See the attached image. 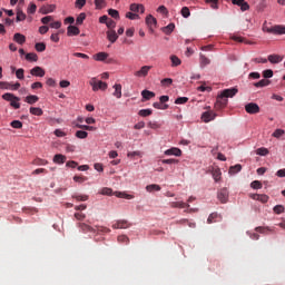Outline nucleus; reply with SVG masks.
Returning a JSON list of instances; mask_svg holds the SVG:
<instances>
[{
	"label": "nucleus",
	"instance_id": "nucleus-1",
	"mask_svg": "<svg viewBox=\"0 0 285 285\" xmlns=\"http://www.w3.org/2000/svg\"><path fill=\"white\" fill-rule=\"evenodd\" d=\"M237 92H238L237 88L223 90L220 95L217 96L214 108L216 110H223V108H226V106H228V98L235 97Z\"/></svg>",
	"mask_w": 285,
	"mask_h": 285
},
{
	"label": "nucleus",
	"instance_id": "nucleus-2",
	"mask_svg": "<svg viewBox=\"0 0 285 285\" xmlns=\"http://www.w3.org/2000/svg\"><path fill=\"white\" fill-rule=\"evenodd\" d=\"M79 228L80 230H82V233H110V228L108 227H104L99 225H97L96 227H92L86 223H80Z\"/></svg>",
	"mask_w": 285,
	"mask_h": 285
},
{
	"label": "nucleus",
	"instance_id": "nucleus-3",
	"mask_svg": "<svg viewBox=\"0 0 285 285\" xmlns=\"http://www.w3.org/2000/svg\"><path fill=\"white\" fill-rule=\"evenodd\" d=\"M2 99H4V101H10V106L14 108V110H19V108H21V104H19V101H21V98L14 96V94H3Z\"/></svg>",
	"mask_w": 285,
	"mask_h": 285
},
{
	"label": "nucleus",
	"instance_id": "nucleus-4",
	"mask_svg": "<svg viewBox=\"0 0 285 285\" xmlns=\"http://www.w3.org/2000/svg\"><path fill=\"white\" fill-rule=\"evenodd\" d=\"M100 195H107L108 197H111V195H115L116 197L125 198V199H132L131 195L124 194L121 191H115L112 193V188L105 187L100 190Z\"/></svg>",
	"mask_w": 285,
	"mask_h": 285
},
{
	"label": "nucleus",
	"instance_id": "nucleus-5",
	"mask_svg": "<svg viewBox=\"0 0 285 285\" xmlns=\"http://www.w3.org/2000/svg\"><path fill=\"white\" fill-rule=\"evenodd\" d=\"M263 32H268V35H285V26L276 24L274 27H263Z\"/></svg>",
	"mask_w": 285,
	"mask_h": 285
},
{
	"label": "nucleus",
	"instance_id": "nucleus-6",
	"mask_svg": "<svg viewBox=\"0 0 285 285\" xmlns=\"http://www.w3.org/2000/svg\"><path fill=\"white\" fill-rule=\"evenodd\" d=\"M90 86L92 87L94 92H97V90H107L108 89V83L97 80V78H92L89 81Z\"/></svg>",
	"mask_w": 285,
	"mask_h": 285
},
{
	"label": "nucleus",
	"instance_id": "nucleus-7",
	"mask_svg": "<svg viewBox=\"0 0 285 285\" xmlns=\"http://www.w3.org/2000/svg\"><path fill=\"white\" fill-rule=\"evenodd\" d=\"M207 111L202 114V121L204 124H209V121H215L217 114L210 110V107H206Z\"/></svg>",
	"mask_w": 285,
	"mask_h": 285
},
{
	"label": "nucleus",
	"instance_id": "nucleus-8",
	"mask_svg": "<svg viewBox=\"0 0 285 285\" xmlns=\"http://www.w3.org/2000/svg\"><path fill=\"white\" fill-rule=\"evenodd\" d=\"M21 88L20 82L11 83V82H0V90H19Z\"/></svg>",
	"mask_w": 285,
	"mask_h": 285
},
{
	"label": "nucleus",
	"instance_id": "nucleus-9",
	"mask_svg": "<svg viewBox=\"0 0 285 285\" xmlns=\"http://www.w3.org/2000/svg\"><path fill=\"white\" fill-rule=\"evenodd\" d=\"M245 110L248 115H257L259 112V105L249 102L245 106Z\"/></svg>",
	"mask_w": 285,
	"mask_h": 285
},
{
	"label": "nucleus",
	"instance_id": "nucleus-10",
	"mask_svg": "<svg viewBox=\"0 0 285 285\" xmlns=\"http://www.w3.org/2000/svg\"><path fill=\"white\" fill-rule=\"evenodd\" d=\"M57 10V4H45L40 7L39 12L40 14H50V12H55Z\"/></svg>",
	"mask_w": 285,
	"mask_h": 285
},
{
	"label": "nucleus",
	"instance_id": "nucleus-11",
	"mask_svg": "<svg viewBox=\"0 0 285 285\" xmlns=\"http://www.w3.org/2000/svg\"><path fill=\"white\" fill-rule=\"evenodd\" d=\"M153 70V66H142L140 70L136 71L135 77H148V72Z\"/></svg>",
	"mask_w": 285,
	"mask_h": 285
},
{
	"label": "nucleus",
	"instance_id": "nucleus-12",
	"mask_svg": "<svg viewBox=\"0 0 285 285\" xmlns=\"http://www.w3.org/2000/svg\"><path fill=\"white\" fill-rule=\"evenodd\" d=\"M250 198L255 199L256 202H261L262 204H267L269 199L268 195L266 194H252Z\"/></svg>",
	"mask_w": 285,
	"mask_h": 285
},
{
	"label": "nucleus",
	"instance_id": "nucleus-13",
	"mask_svg": "<svg viewBox=\"0 0 285 285\" xmlns=\"http://www.w3.org/2000/svg\"><path fill=\"white\" fill-rule=\"evenodd\" d=\"M111 227L115 230H117V229H126V228H130V223H128V220H117Z\"/></svg>",
	"mask_w": 285,
	"mask_h": 285
},
{
	"label": "nucleus",
	"instance_id": "nucleus-14",
	"mask_svg": "<svg viewBox=\"0 0 285 285\" xmlns=\"http://www.w3.org/2000/svg\"><path fill=\"white\" fill-rule=\"evenodd\" d=\"M146 24L148 26L149 30H155L157 28V19L153 17V14H149L146 17Z\"/></svg>",
	"mask_w": 285,
	"mask_h": 285
},
{
	"label": "nucleus",
	"instance_id": "nucleus-15",
	"mask_svg": "<svg viewBox=\"0 0 285 285\" xmlns=\"http://www.w3.org/2000/svg\"><path fill=\"white\" fill-rule=\"evenodd\" d=\"M30 75H32V77H46V70H43V68L37 66L30 70Z\"/></svg>",
	"mask_w": 285,
	"mask_h": 285
},
{
	"label": "nucleus",
	"instance_id": "nucleus-16",
	"mask_svg": "<svg viewBox=\"0 0 285 285\" xmlns=\"http://www.w3.org/2000/svg\"><path fill=\"white\" fill-rule=\"evenodd\" d=\"M165 155H167V157H170V156L181 157V149L177 147H173L170 149L165 150Z\"/></svg>",
	"mask_w": 285,
	"mask_h": 285
},
{
	"label": "nucleus",
	"instance_id": "nucleus-17",
	"mask_svg": "<svg viewBox=\"0 0 285 285\" xmlns=\"http://www.w3.org/2000/svg\"><path fill=\"white\" fill-rule=\"evenodd\" d=\"M218 199L222 204H226L228 202V189L223 188L218 191Z\"/></svg>",
	"mask_w": 285,
	"mask_h": 285
},
{
	"label": "nucleus",
	"instance_id": "nucleus-18",
	"mask_svg": "<svg viewBox=\"0 0 285 285\" xmlns=\"http://www.w3.org/2000/svg\"><path fill=\"white\" fill-rule=\"evenodd\" d=\"M107 39L110 41V43H115L119 39V36L117 35V31L115 29H110L107 31Z\"/></svg>",
	"mask_w": 285,
	"mask_h": 285
},
{
	"label": "nucleus",
	"instance_id": "nucleus-19",
	"mask_svg": "<svg viewBox=\"0 0 285 285\" xmlns=\"http://www.w3.org/2000/svg\"><path fill=\"white\" fill-rule=\"evenodd\" d=\"M129 10L131 12H140L141 14L146 12V8H144V4H137V3H131L129 7Z\"/></svg>",
	"mask_w": 285,
	"mask_h": 285
},
{
	"label": "nucleus",
	"instance_id": "nucleus-20",
	"mask_svg": "<svg viewBox=\"0 0 285 285\" xmlns=\"http://www.w3.org/2000/svg\"><path fill=\"white\" fill-rule=\"evenodd\" d=\"M79 32H81V31L79 30V27H77V26H69L67 28L68 37H77V35H79Z\"/></svg>",
	"mask_w": 285,
	"mask_h": 285
},
{
	"label": "nucleus",
	"instance_id": "nucleus-21",
	"mask_svg": "<svg viewBox=\"0 0 285 285\" xmlns=\"http://www.w3.org/2000/svg\"><path fill=\"white\" fill-rule=\"evenodd\" d=\"M13 41H16V43H19L20 46H23V43H26V36H23L22 33H14Z\"/></svg>",
	"mask_w": 285,
	"mask_h": 285
},
{
	"label": "nucleus",
	"instance_id": "nucleus-22",
	"mask_svg": "<svg viewBox=\"0 0 285 285\" xmlns=\"http://www.w3.org/2000/svg\"><path fill=\"white\" fill-rule=\"evenodd\" d=\"M170 208H190V205L184 202H173L169 204Z\"/></svg>",
	"mask_w": 285,
	"mask_h": 285
},
{
	"label": "nucleus",
	"instance_id": "nucleus-23",
	"mask_svg": "<svg viewBox=\"0 0 285 285\" xmlns=\"http://www.w3.org/2000/svg\"><path fill=\"white\" fill-rule=\"evenodd\" d=\"M114 97H116V99H121V83L114 85Z\"/></svg>",
	"mask_w": 285,
	"mask_h": 285
},
{
	"label": "nucleus",
	"instance_id": "nucleus-24",
	"mask_svg": "<svg viewBox=\"0 0 285 285\" xmlns=\"http://www.w3.org/2000/svg\"><path fill=\"white\" fill-rule=\"evenodd\" d=\"M141 97L145 98L146 101H150V99H153V97H155V92L145 89L141 91Z\"/></svg>",
	"mask_w": 285,
	"mask_h": 285
},
{
	"label": "nucleus",
	"instance_id": "nucleus-25",
	"mask_svg": "<svg viewBox=\"0 0 285 285\" xmlns=\"http://www.w3.org/2000/svg\"><path fill=\"white\" fill-rule=\"evenodd\" d=\"M29 112L31 115H35L36 117H41V115H43V109L42 108H39V107H31L29 109Z\"/></svg>",
	"mask_w": 285,
	"mask_h": 285
},
{
	"label": "nucleus",
	"instance_id": "nucleus-26",
	"mask_svg": "<svg viewBox=\"0 0 285 285\" xmlns=\"http://www.w3.org/2000/svg\"><path fill=\"white\" fill-rule=\"evenodd\" d=\"M53 164H66V156L57 154L53 156Z\"/></svg>",
	"mask_w": 285,
	"mask_h": 285
},
{
	"label": "nucleus",
	"instance_id": "nucleus-27",
	"mask_svg": "<svg viewBox=\"0 0 285 285\" xmlns=\"http://www.w3.org/2000/svg\"><path fill=\"white\" fill-rule=\"evenodd\" d=\"M24 101L27 104H30V106H32L33 104H37V101H39V96H35V95L27 96L24 98Z\"/></svg>",
	"mask_w": 285,
	"mask_h": 285
},
{
	"label": "nucleus",
	"instance_id": "nucleus-28",
	"mask_svg": "<svg viewBox=\"0 0 285 285\" xmlns=\"http://www.w3.org/2000/svg\"><path fill=\"white\" fill-rule=\"evenodd\" d=\"M146 190H147V193L159 191V190H161V186H159L157 184L147 185Z\"/></svg>",
	"mask_w": 285,
	"mask_h": 285
},
{
	"label": "nucleus",
	"instance_id": "nucleus-29",
	"mask_svg": "<svg viewBox=\"0 0 285 285\" xmlns=\"http://www.w3.org/2000/svg\"><path fill=\"white\" fill-rule=\"evenodd\" d=\"M255 88H266V86H271V80L262 79L258 82L254 83Z\"/></svg>",
	"mask_w": 285,
	"mask_h": 285
},
{
	"label": "nucleus",
	"instance_id": "nucleus-30",
	"mask_svg": "<svg viewBox=\"0 0 285 285\" xmlns=\"http://www.w3.org/2000/svg\"><path fill=\"white\" fill-rule=\"evenodd\" d=\"M212 175L215 181H219V179H222V169L219 168H214L212 170Z\"/></svg>",
	"mask_w": 285,
	"mask_h": 285
},
{
	"label": "nucleus",
	"instance_id": "nucleus-31",
	"mask_svg": "<svg viewBox=\"0 0 285 285\" xmlns=\"http://www.w3.org/2000/svg\"><path fill=\"white\" fill-rule=\"evenodd\" d=\"M94 59L96 61H106V59H108V53L107 52H98L97 55L94 56Z\"/></svg>",
	"mask_w": 285,
	"mask_h": 285
},
{
	"label": "nucleus",
	"instance_id": "nucleus-32",
	"mask_svg": "<svg viewBox=\"0 0 285 285\" xmlns=\"http://www.w3.org/2000/svg\"><path fill=\"white\" fill-rule=\"evenodd\" d=\"M171 67L177 68V66H181V59L177 56H170Z\"/></svg>",
	"mask_w": 285,
	"mask_h": 285
},
{
	"label": "nucleus",
	"instance_id": "nucleus-33",
	"mask_svg": "<svg viewBox=\"0 0 285 285\" xmlns=\"http://www.w3.org/2000/svg\"><path fill=\"white\" fill-rule=\"evenodd\" d=\"M267 59L271 63L282 62V58L278 55H269Z\"/></svg>",
	"mask_w": 285,
	"mask_h": 285
},
{
	"label": "nucleus",
	"instance_id": "nucleus-34",
	"mask_svg": "<svg viewBox=\"0 0 285 285\" xmlns=\"http://www.w3.org/2000/svg\"><path fill=\"white\" fill-rule=\"evenodd\" d=\"M237 173H242V165L239 164L229 168V175H237Z\"/></svg>",
	"mask_w": 285,
	"mask_h": 285
},
{
	"label": "nucleus",
	"instance_id": "nucleus-35",
	"mask_svg": "<svg viewBox=\"0 0 285 285\" xmlns=\"http://www.w3.org/2000/svg\"><path fill=\"white\" fill-rule=\"evenodd\" d=\"M11 128H16L17 130H21L23 128V122L21 120H13L10 122Z\"/></svg>",
	"mask_w": 285,
	"mask_h": 285
},
{
	"label": "nucleus",
	"instance_id": "nucleus-36",
	"mask_svg": "<svg viewBox=\"0 0 285 285\" xmlns=\"http://www.w3.org/2000/svg\"><path fill=\"white\" fill-rule=\"evenodd\" d=\"M200 66L202 68L209 66L210 63V59H208L206 56H204L203 53H200Z\"/></svg>",
	"mask_w": 285,
	"mask_h": 285
},
{
	"label": "nucleus",
	"instance_id": "nucleus-37",
	"mask_svg": "<svg viewBox=\"0 0 285 285\" xmlns=\"http://www.w3.org/2000/svg\"><path fill=\"white\" fill-rule=\"evenodd\" d=\"M27 61H39V56L35 52H29L26 55Z\"/></svg>",
	"mask_w": 285,
	"mask_h": 285
},
{
	"label": "nucleus",
	"instance_id": "nucleus-38",
	"mask_svg": "<svg viewBox=\"0 0 285 285\" xmlns=\"http://www.w3.org/2000/svg\"><path fill=\"white\" fill-rule=\"evenodd\" d=\"M180 14L184 17V19H188V17H190V9L188 7H183Z\"/></svg>",
	"mask_w": 285,
	"mask_h": 285
},
{
	"label": "nucleus",
	"instance_id": "nucleus-39",
	"mask_svg": "<svg viewBox=\"0 0 285 285\" xmlns=\"http://www.w3.org/2000/svg\"><path fill=\"white\" fill-rule=\"evenodd\" d=\"M138 115L140 117H150V115H153V109H141Z\"/></svg>",
	"mask_w": 285,
	"mask_h": 285
},
{
	"label": "nucleus",
	"instance_id": "nucleus-40",
	"mask_svg": "<svg viewBox=\"0 0 285 285\" xmlns=\"http://www.w3.org/2000/svg\"><path fill=\"white\" fill-rule=\"evenodd\" d=\"M175 30V23H169L167 27L163 29V32L165 35H170Z\"/></svg>",
	"mask_w": 285,
	"mask_h": 285
},
{
	"label": "nucleus",
	"instance_id": "nucleus-41",
	"mask_svg": "<svg viewBox=\"0 0 285 285\" xmlns=\"http://www.w3.org/2000/svg\"><path fill=\"white\" fill-rule=\"evenodd\" d=\"M37 52H46V43L37 42L35 46Z\"/></svg>",
	"mask_w": 285,
	"mask_h": 285
},
{
	"label": "nucleus",
	"instance_id": "nucleus-42",
	"mask_svg": "<svg viewBox=\"0 0 285 285\" xmlns=\"http://www.w3.org/2000/svg\"><path fill=\"white\" fill-rule=\"evenodd\" d=\"M232 39L233 41H237V43H252L246 41V39L242 36H233Z\"/></svg>",
	"mask_w": 285,
	"mask_h": 285
},
{
	"label": "nucleus",
	"instance_id": "nucleus-43",
	"mask_svg": "<svg viewBox=\"0 0 285 285\" xmlns=\"http://www.w3.org/2000/svg\"><path fill=\"white\" fill-rule=\"evenodd\" d=\"M16 21H17V22H19V21H26V14H24L23 11H21V10H18V11H17Z\"/></svg>",
	"mask_w": 285,
	"mask_h": 285
},
{
	"label": "nucleus",
	"instance_id": "nucleus-44",
	"mask_svg": "<svg viewBox=\"0 0 285 285\" xmlns=\"http://www.w3.org/2000/svg\"><path fill=\"white\" fill-rule=\"evenodd\" d=\"M83 21H86V13H80L77 19H76V24L77 26H81L83 23Z\"/></svg>",
	"mask_w": 285,
	"mask_h": 285
},
{
	"label": "nucleus",
	"instance_id": "nucleus-45",
	"mask_svg": "<svg viewBox=\"0 0 285 285\" xmlns=\"http://www.w3.org/2000/svg\"><path fill=\"white\" fill-rule=\"evenodd\" d=\"M256 155H259L261 157H266V155H268V149L265 147H261L256 150Z\"/></svg>",
	"mask_w": 285,
	"mask_h": 285
},
{
	"label": "nucleus",
	"instance_id": "nucleus-46",
	"mask_svg": "<svg viewBox=\"0 0 285 285\" xmlns=\"http://www.w3.org/2000/svg\"><path fill=\"white\" fill-rule=\"evenodd\" d=\"M274 213L276 215H282V213H284L285 210V207L284 205H276L274 208H273Z\"/></svg>",
	"mask_w": 285,
	"mask_h": 285
},
{
	"label": "nucleus",
	"instance_id": "nucleus-47",
	"mask_svg": "<svg viewBox=\"0 0 285 285\" xmlns=\"http://www.w3.org/2000/svg\"><path fill=\"white\" fill-rule=\"evenodd\" d=\"M161 86H164L165 88H168L169 86H173V79L171 78H164L160 81Z\"/></svg>",
	"mask_w": 285,
	"mask_h": 285
},
{
	"label": "nucleus",
	"instance_id": "nucleus-48",
	"mask_svg": "<svg viewBox=\"0 0 285 285\" xmlns=\"http://www.w3.org/2000/svg\"><path fill=\"white\" fill-rule=\"evenodd\" d=\"M284 135H285L284 129H276V130L273 132L272 137H275L276 139H279V137H284Z\"/></svg>",
	"mask_w": 285,
	"mask_h": 285
},
{
	"label": "nucleus",
	"instance_id": "nucleus-49",
	"mask_svg": "<svg viewBox=\"0 0 285 285\" xmlns=\"http://www.w3.org/2000/svg\"><path fill=\"white\" fill-rule=\"evenodd\" d=\"M206 3H210V8H213V10H218L219 6L217 3H219V0H206Z\"/></svg>",
	"mask_w": 285,
	"mask_h": 285
},
{
	"label": "nucleus",
	"instance_id": "nucleus-50",
	"mask_svg": "<svg viewBox=\"0 0 285 285\" xmlns=\"http://www.w3.org/2000/svg\"><path fill=\"white\" fill-rule=\"evenodd\" d=\"M76 137L78 139H86V138H88V134H87V131L78 130V131H76Z\"/></svg>",
	"mask_w": 285,
	"mask_h": 285
},
{
	"label": "nucleus",
	"instance_id": "nucleus-51",
	"mask_svg": "<svg viewBox=\"0 0 285 285\" xmlns=\"http://www.w3.org/2000/svg\"><path fill=\"white\" fill-rule=\"evenodd\" d=\"M108 16L112 17V19H119V11H117L116 9H109Z\"/></svg>",
	"mask_w": 285,
	"mask_h": 285
},
{
	"label": "nucleus",
	"instance_id": "nucleus-52",
	"mask_svg": "<svg viewBox=\"0 0 285 285\" xmlns=\"http://www.w3.org/2000/svg\"><path fill=\"white\" fill-rule=\"evenodd\" d=\"M250 188H254V190H259L262 188V181H259V180L252 181Z\"/></svg>",
	"mask_w": 285,
	"mask_h": 285
},
{
	"label": "nucleus",
	"instance_id": "nucleus-53",
	"mask_svg": "<svg viewBox=\"0 0 285 285\" xmlns=\"http://www.w3.org/2000/svg\"><path fill=\"white\" fill-rule=\"evenodd\" d=\"M107 28H109V30H115V28H117V22H115V20H112V19H108L107 20Z\"/></svg>",
	"mask_w": 285,
	"mask_h": 285
},
{
	"label": "nucleus",
	"instance_id": "nucleus-54",
	"mask_svg": "<svg viewBox=\"0 0 285 285\" xmlns=\"http://www.w3.org/2000/svg\"><path fill=\"white\" fill-rule=\"evenodd\" d=\"M264 79H271L273 78V69H266L263 71Z\"/></svg>",
	"mask_w": 285,
	"mask_h": 285
},
{
	"label": "nucleus",
	"instance_id": "nucleus-55",
	"mask_svg": "<svg viewBox=\"0 0 285 285\" xmlns=\"http://www.w3.org/2000/svg\"><path fill=\"white\" fill-rule=\"evenodd\" d=\"M118 242L120 244H129L130 238H128V236H126V235H120V236H118Z\"/></svg>",
	"mask_w": 285,
	"mask_h": 285
},
{
	"label": "nucleus",
	"instance_id": "nucleus-56",
	"mask_svg": "<svg viewBox=\"0 0 285 285\" xmlns=\"http://www.w3.org/2000/svg\"><path fill=\"white\" fill-rule=\"evenodd\" d=\"M176 105H184V104H188V97H179L175 100Z\"/></svg>",
	"mask_w": 285,
	"mask_h": 285
},
{
	"label": "nucleus",
	"instance_id": "nucleus-57",
	"mask_svg": "<svg viewBox=\"0 0 285 285\" xmlns=\"http://www.w3.org/2000/svg\"><path fill=\"white\" fill-rule=\"evenodd\" d=\"M28 14H35L37 12V4L30 3V6L27 9Z\"/></svg>",
	"mask_w": 285,
	"mask_h": 285
},
{
	"label": "nucleus",
	"instance_id": "nucleus-58",
	"mask_svg": "<svg viewBox=\"0 0 285 285\" xmlns=\"http://www.w3.org/2000/svg\"><path fill=\"white\" fill-rule=\"evenodd\" d=\"M73 181H76L77 184H83V181H88V178L83 176H75Z\"/></svg>",
	"mask_w": 285,
	"mask_h": 285
},
{
	"label": "nucleus",
	"instance_id": "nucleus-59",
	"mask_svg": "<svg viewBox=\"0 0 285 285\" xmlns=\"http://www.w3.org/2000/svg\"><path fill=\"white\" fill-rule=\"evenodd\" d=\"M86 6V0H76L75 8H78V10H81Z\"/></svg>",
	"mask_w": 285,
	"mask_h": 285
},
{
	"label": "nucleus",
	"instance_id": "nucleus-60",
	"mask_svg": "<svg viewBox=\"0 0 285 285\" xmlns=\"http://www.w3.org/2000/svg\"><path fill=\"white\" fill-rule=\"evenodd\" d=\"M76 128H80L81 130H96L95 127L88 125H76Z\"/></svg>",
	"mask_w": 285,
	"mask_h": 285
},
{
	"label": "nucleus",
	"instance_id": "nucleus-61",
	"mask_svg": "<svg viewBox=\"0 0 285 285\" xmlns=\"http://www.w3.org/2000/svg\"><path fill=\"white\" fill-rule=\"evenodd\" d=\"M126 18L130 19L131 21H135V19H139V14L132 13V12H127Z\"/></svg>",
	"mask_w": 285,
	"mask_h": 285
},
{
	"label": "nucleus",
	"instance_id": "nucleus-62",
	"mask_svg": "<svg viewBox=\"0 0 285 285\" xmlns=\"http://www.w3.org/2000/svg\"><path fill=\"white\" fill-rule=\"evenodd\" d=\"M161 164H179V160L175 159V158H169V159H163Z\"/></svg>",
	"mask_w": 285,
	"mask_h": 285
},
{
	"label": "nucleus",
	"instance_id": "nucleus-63",
	"mask_svg": "<svg viewBox=\"0 0 285 285\" xmlns=\"http://www.w3.org/2000/svg\"><path fill=\"white\" fill-rule=\"evenodd\" d=\"M252 61H254V63H268V59L266 58H254Z\"/></svg>",
	"mask_w": 285,
	"mask_h": 285
},
{
	"label": "nucleus",
	"instance_id": "nucleus-64",
	"mask_svg": "<svg viewBox=\"0 0 285 285\" xmlns=\"http://www.w3.org/2000/svg\"><path fill=\"white\" fill-rule=\"evenodd\" d=\"M23 72H24L23 69H21V68L18 69V70L16 71V77H17V79H23V78H24Z\"/></svg>",
	"mask_w": 285,
	"mask_h": 285
}]
</instances>
